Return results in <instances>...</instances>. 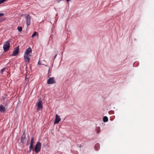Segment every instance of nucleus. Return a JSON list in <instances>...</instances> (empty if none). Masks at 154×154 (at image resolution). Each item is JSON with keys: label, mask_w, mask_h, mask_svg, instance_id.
Masks as SVG:
<instances>
[{"label": "nucleus", "mask_w": 154, "mask_h": 154, "mask_svg": "<svg viewBox=\"0 0 154 154\" xmlns=\"http://www.w3.org/2000/svg\"><path fill=\"white\" fill-rule=\"evenodd\" d=\"M41 143L40 142H37L34 148L33 149V150L35 151L36 153H38L40 151L41 148Z\"/></svg>", "instance_id": "obj_1"}, {"label": "nucleus", "mask_w": 154, "mask_h": 154, "mask_svg": "<svg viewBox=\"0 0 154 154\" xmlns=\"http://www.w3.org/2000/svg\"><path fill=\"white\" fill-rule=\"evenodd\" d=\"M10 47V42L9 41H7L5 42L3 45V49L5 52L8 51Z\"/></svg>", "instance_id": "obj_2"}, {"label": "nucleus", "mask_w": 154, "mask_h": 154, "mask_svg": "<svg viewBox=\"0 0 154 154\" xmlns=\"http://www.w3.org/2000/svg\"><path fill=\"white\" fill-rule=\"evenodd\" d=\"M26 22L27 26H29L31 23V17L29 15H28L26 18Z\"/></svg>", "instance_id": "obj_3"}, {"label": "nucleus", "mask_w": 154, "mask_h": 154, "mask_svg": "<svg viewBox=\"0 0 154 154\" xmlns=\"http://www.w3.org/2000/svg\"><path fill=\"white\" fill-rule=\"evenodd\" d=\"M31 56V55H28L25 54H24V59L25 62L27 63V64H28L29 63L30 57Z\"/></svg>", "instance_id": "obj_4"}, {"label": "nucleus", "mask_w": 154, "mask_h": 154, "mask_svg": "<svg viewBox=\"0 0 154 154\" xmlns=\"http://www.w3.org/2000/svg\"><path fill=\"white\" fill-rule=\"evenodd\" d=\"M56 82L54 78H50L47 81V83L48 84H54Z\"/></svg>", "instance_id": "obj_5"}, {"label": "nucleus", "mask_w": 154, "mask_h": 154, "mask_svg": "<svg viewBox=\"0 0 154 154\" xmlns=\"http://www.w3.org/2000/svg\"><path fill=\"white\" fill-rule=\"evenodd\" d=\"M32 52V50L31 48L29 47L26 50L24 54L31 55Z\"/></svg>", "instance_id": "obj_6"}, {"label": "nucleus", "mask_w": 154, "mask_h": 154, "mask_svg": "<svg viewBox=\"0 0 154 154\" xmlns=\"http://www.w3.org/2000/svg\"><path fill=\"white\" fill-rule=\"evenodd\" d=\"M61 120V119L60 118V116L57 114H56V115L55 119L54 122V123L55 124H56L58 123Z\"/></svg>", "instance_id": "obj_7"}, {"label": "nucleus", "mask_w": 154, "mask_h": 154, "mask_svg": "<svg viewBox=\"0 0 154 154\" xmlns=\"http://www.w3.org/2000/svg\"><path fill=\"white\" fill-rule=\"evenodd\" d=\"M42 102L41 101H39L37 103L38 110H39L42 109Z\"/></svg>", "instance_id": "obj_8"}, {"label": "nucleus", "mask_w": 154, "mask_h": 154, "mask_svg": "<svg viewBox=\"0 0 154 154\" xmlns=\"http://www.w3.org/2000/svg\"><path fill=\"white\" fill-rule=\"evenodd\" d=\"M19 48L18 47L15 48L14 50L13 51L12 55L14 56H17L19 53Z\"/></svg>", "instance_id": "obj_9"}, {"label": "nucleus", "mask_w": 154, "mask_h": 154, "mask_svg": "<svg viewBox=\"0 0 154 154\" xmlns=\"http://www.w3.org/2000/svg\"><path fill=\"white\" fill-rule=\"evenodd\" d=\"M0 111L2 113L5 112V107L2 105H0Z\"/></svg>", "instance_id": "obj_10"}, {"label": "nucleus", "mask_w": 154, "mask_h": 154, "mask_svg": "<svg viewBox=\"0 0 154 154\" xmlns=\"http://www.w3.org/2000/svg\"><path fill=\"white\" fill-rule=\"evenodd\" d=\"M26 140L25 137L24 136H22L21 137V142L23 143H24Z\"/></svg>", "instance_id": "obj_11"}, {"label": "nucleus", "mask_w": 154, "mask_h": 154, "mask_svg": "<svg viewBox=\"0 0 154 154\" xmlns=\"http://www.w3.org/2000/svg\"><path fill=\"white\" fill-rule=\"evenodd\" d=\"M34 138L33 137H32L31 139L30 145L29 146H30V148L33 147V144L34 143Z\"/></svg>", "instance_id": "obj_12"}, {"label": "nucleus", "mask_w": 154, "mask_h": 154, "mask_svg": "<svg viewBox=\"0 0 154 154\" xmlns=\"http://www.w3.org/2000/svg\"><path fill=\"white\" fill-rule=\"evenodd\" d=\"M108 120V119L107 117L105 116L103 118V121L104 122H106Z\"/></svg>", "instance_id": "obj_13"}, {"label": "nucleus", "mask_w": 154, "mask_h": 154, "mask_svg": "<svg viewBox=\"0 0 154 154\" xmlns=\"http://www.w3.org/2000/svg\"><path fill=\"white\" fill-rule=\"evenodd\" d=\"M100 128L99 127H98L96 128V131L97 133L100 132Z\"/></svg>", "instance_id": "obj_14"}, {"label": "nucleus", "mask_w": 154, "mask_h": 154, "mask_svg": "<svg viewBox=\"0 0 154 154\" xmlns=\"http://www.w3.org/2000/svg\"><path fill=\"white\" fill-rule=\"evenodd\" d=\"M38 34L36 32H35L32 35V37H33L34 36H35V35H37Z\"/></svg>", "instance_id": "obj_15"}, {"label": "nucleus", "mask_w": 154, "mask_h": 154, "mask_svg": "<svg viewBox=\"0 0 154 154\" xmlns=\"http://www.w3.org/2000/svg\"><path fill=\"white\" fill-rule=\"evenodd\" d=\"M17 29L18 30V31L19 32H21L22 31V28L21 26H18L17 27Z\"/></svg>", "instance_id": "obj_16"}, {"label": "nucleus", "mask_w": 154, "mask_h": 154, "mask_svg": "<svg viewBox=\"0 0 154 154\" xmlns=\"http://www.w3.org/2000/svg\"><path fill=\"white\" fill-rule=\"evenodd\" d=\"M6 69V68H4L3 69H2L1 71V73L2 74L3 73V72L5 71V70Z\"/></svg>", "instance_id": "obj_17"}, {"label": "nucleus", "mask_w": 154, "mask_h": 154, "mask_svg": "<svg viewBox=\"0 0 154 154\" xmlns=\"http://www.w3.org/2000/svg\"><path fill=\"white\" fill-rule=\"evenodd\" d=\"M7 0H0V4L4 3V2Z\"/></svg>", "instance_id": "obj_18"}, {"label": "nucleus", "mask_w": 154, "mask_h": 154, "mask_svg": "<svg viewBox=\"0 0 154 154\" xmlns=\"http://www.w3.org/2000/svg\"><path fill=\"white\" fill-rule=\"evenodd\" d=\"M33 147H32L31 148H30V146H29V151H28V152H31V150L32 149Z\"/></svg>", "instance_id": "obj_19"}, {"label": "nucleus", "mask_w": 154, "mask_h": 154, "mask_svg": "<svg viewBox=\"0 0 154 154\" xmlns=\"http://www.w3.org/2000/svg\"><path fill=\"white\" fill-rule=\"evenodd\" d=\"M4 15V14L3 13H0V17Z\"/></svg>", "instance_id": "obj_20"}, {"label": "nucleus", "mask_w": 154, "mask_h": 154, "mask_svg": "<svg viewBox=\"0 0 154 154\" xmlns=\"http://www.w3.org/2000/svg\"><path fill=\"white\" fill-rule=\"evenodd\" d=\"M38 65H41V64H41V63H40V61H39H39H38Z\"/></svg>", "instance_id": "obj_21"}, {"label": "nucleus", "mask_w": 154, "mask_h": 154, "mask_svg": "<svg viewBox=\"0 0 154 154\" xmlns=\"http://www.w3.org/2000/svg\"><path fill=\"white\" fill-rule=\"evenodd\" d=\"M99 146V144H96L95 146V147H96V146Z\"/></svg>", "instance_id": "obj_22"}, {"label": "nucleus", "mask_w": 154, "mask_h": 154, "mask_svg": "<svg viewBox=\"0 0 154 154\" xmlns=\"http://www.w3.org/2000/svg\"><path fill=\"white\" fill-rule=\"evenodd\" d=\"M67 2H69V1H70V0H66Z\"/></svg>", "instance_id": "obj_23"}, {"label": "nucleus", "mask_w": 154, "mask_h": 154, "mask_svg": "<svg viewBox=\"0 0 154 154\" xmlns=\"http://www.w3.org/2000/svg\"><path fill=\"white\" fill-rule=\"evenodd\" d=\"M57 55V54H56L55 56L54 57V58H55L56 57Z\"/></svg>", "instance_id": "obj_24"}, {"label": "nucleus", "mask_w": 154, "mask_h": 154, "mask_svg": "<svg viewBox=\"0 0 154 154\" xmlns=\"http://www.w3.org/2000/svg\"><path fill=\"white\" fill-rule=\"evenodd\" d=\"M81 145H80V147H81Z\"/></svg>", "instance_id": "obj_25"}, {"label": "nucleus", "mask_w": 154, "mask_h": 154, "mask_svg": "<svg viewBox=\"0 0 154 154\" xmlns=\"http://www.w3.org/2000/svg\"><path fill=\"white\" fill-rule=\"evenodd\" d=\"M81 145H80V147H81Z\"/></svg>", "instance_id": "obj_26"}, {"label": "nucleus", "mask_w": 154, "mask_h": 154, "mask_svg": "<svg viewBox=\"0 0 154 154\" xmlns=\"http://www.w3.org/2000/svg\"><path fill=\"white\" fill-rule=\"evenodd\" d=\"M81 145H80V147H81Z\"/></svg>", "instance_id": "obj_27"}, {"label": "nucleus", "mask_w": 154, "mask_h": 154, "mask_svg": "<svg viewBox=\"0 0 154 154\" xmlns=\"http://www.w3.org/2000/svg\"><path fill=\"white\" fill-rule=\"evenodd\" d=\"M29 140V139H28V140Z\"/></svg>", "instance_id": "obj_28"}]
</instances>
